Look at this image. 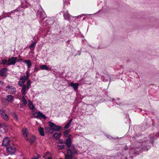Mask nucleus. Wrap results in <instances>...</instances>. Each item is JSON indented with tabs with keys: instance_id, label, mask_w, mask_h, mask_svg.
<instances>
[{
	"instance_id": "09e8293b",
	"label": "nucleus",
	"mask_w": 159,
	"mask_h": 159,
	"mask_svg": "<svg viewBox=\"0 0 159 159\" xmlns=\"http://www.w3.org/2000/svg\"><path fill=\"white\" fill-rule=\"evenodd\" d=\"M153 142H151V144H152V143H153Z\"/></svg>"
},
{
	"instance_id": "de8ad7c7",
	"label": "nucleus",
	"mask_w": 159,
	"mask_h": 159,
	"mask_svg": "<svg viewBox=\"0 0 159 159\" xmlns=\"http://www.w3.org/2000/svg\"><path fill=\"white\" fill-rule=\"evenodd\" d=\"M70 136H71V135H69L68 136V137H69H69H70Z\"/></svg>"
},
{
	"instance_id": "39448f33",
	"label": "nucleus",
	"mask_w": 159,
	"mask_h": 159,
	"mask_svg": "<svg viewBox=\"0 0 159 159\" xmlns=\"http://www.w3.org/2000/svg\"><path fill=\"white\" fill-rule=\"evenodd\" d=\"M5 89L7 92L10 94H15L16 92V88L12 86H7Z\"/></svg>"
},
{
	"instance_id": "0eeeda50",
	"label": "nucleus",
	"mask_w": 159,
	"mask_h": 159,
	"mask_svg": "<svg viewBox=\"0 0 159 159\" xmlns=\"http://www.w3.org/2000/svg\"><path fill=\"white\" fill-rule=\"evenodd\" d=\"M33 115L36 118H37L40 119L41 118H43L45 119H47V117L45 115L40 111H39L37 112H34L33 113Z\"/></svg>"
},
{
	"instance_id": "ea45409f",
	"label": "nucleus",
	"mask_w": 159,
	"mask_h": 159,
	"mask_svg": "<svg viewBox=\"0 0 159 159\" xmlns=\"http://www.w3.org/2000/svg\"><path fill=\"white\" fill-rule=\"evenodd\" d=\"M120 156H115L116 159H119L120 158Z\"/></svg>"
},
{
	"instance_id": "473e14b6",
	"label": "nucleus",
	"mask_w": 159,
	"mask_h": 159,
	"mask_svg": "<svg viewBox=\"0 0 159 159\" xmlns=\"http://www.w3.org/2000/svg\"><path fill=\"white\" fill-rule=\"evenodd\" d=\"M57 146L59 148V149H64L65 148V145H58Z\"/></svg>"
},
{
	"instance_id": "423d86ee",
	"label": "nucleus",
	"mask_w": 159,
	"mask_h": 159,
	"mask_svg": "<svg viewBox=\"0 0 159 159\" xmlns=\"http://www.w3.org/2000/svg\"><path fill=\"white\" fill-rule=\"evenodd\" d=\"M6 150L9 154L13 155L15 154L16 151V148L13 145H9L7 147Z\"/></svg>"
},
{
	"instance_id": "f257e3e1",
	"label": "nucleus",
	"mask_w": 159,
	"mask_h": 159,
	"mask_svg": "<svg viewBox=\"0 0 159 159\" xmlns=\"http://www.w3.org/2000/svg\"><path fill=\"white\" fill-rule=\"evenodd\" d=\"M49 128H46L45 130L46 132L52 134L54 131H59L61 129V127L60 126L55 125L53 122H49L48 123Z\"/></svg>"
},
{
	"instance_id": "20e7f679",
	"label": "nucleus",
	"mask_w": 159,
	"mask_h": 159,
	"mask_svg": "<svg viewBox=\"0 0 159 159\" xmlns=\"http://www.w3.org/2000/svg\"><path fill=\"white\" fill-rule=\"evenodd\" d=\"M138 143V145L139 146H140L139 147V148H141L139 149V150H140L141 149H143L147 151L150 148L149 146L148 145V141L147 140L143 142L139 141Z\"/></svg>"
},
{
	"instance_id": "cd10ccee",
	"label": "nucleus",
	"mask_w": 159,
	"mask_h": 159,
	"mask_svg": "<svg viewBox=\"0 0 159 159\" xmlns=\"http://www.w3.org/2000/svg\"><path fill=\"white\" fill-rule=\"evenodd\" d=\"M31 82H32L30 80H28L27 81V82L26 84V85L29 88L31 85Z\"/></svg>"
},
{
	"instance_id": "4468645a",
	"label": "nucleus",
	"mask_w": 159,
	"mask_h": 159,
	"mask_svg": "<svg viewBox=\"0 0 159 159\" xmlns=\"http://www.w3.org/2000/svg\"><path fill=\"white\" fill-rule=\"evenodd\" d=\"M27 0H21V6L22 7L25 8L27 7L29 3L27 2Z\"/></svg>"
},
{
	"instance_id": "603ef678",
	"label": "nucleus",
	"mask_w": 159,
	"mask_h": 159,
	"mask_svg": "<svg viewBox=\"0 0 159 159\" xmlns=\"http://www.w3.org/2000/svg\"><path fill=\"white\" fill-rule=\"evenodd\" d=\"M137 149H139V148H137Z\"/></svg>"
},
{
	"instance_id": "4be33fe9",
	"label": "nucleus",
	"mask_w": 159,
	"mask_h": 159,
	"mask_svg": "<svg viewBox=\"0 0 159 159\" xmlns=\"http://www.w3.org/2000/svg\"><path fill=\"white\" fill-rule=\"evenodd\" d=\"M40 68L42 70H49V68L45 65H43L40 66Z\"/></svg>"
},
{
	"instance_id": "412c9836",
	"label": "nucleus",
	"mask_w": 159,
	"mask_h": 159,
	"mask_svg": "<svg viewBox=\"0 0 159 159\" xmlns=\"http://www.w3.org/2000/svg\"><path fill=\"white\" fill-rule=\"evenodd\" d=\"M24 62L27 65L28 69L30 67V66L31 65V61L30 60H25L24 61Z\"/></svg>"
},
{
	"instance_id": "dca6fc26",
	"label": "nucleus",
	"mask_w": 159,
	"mask_h": 159,
	"mask_svg": "<svg viewBox=\"0 0 159 159\" xmlns=\"http://www.w3.org/2000/svg\"><path fill=\"white\" fill-rule=\"evenodd\" d=\"M79 84L78 83L71 82L70 83V86L72 87L75 90L78 89Z\"/></svg>"
},
{
	"instance_id": "f704fd0d",
	"label": "nucleus",
	"mask_w": 159,
	"mask_h": 159,
	"mask_svg": "<svg viewBox=\"0 0 159 159\" xmlns=\"http://www.w3.org/2000/svg\"><path fill=\"white\" fill-rule=\"evenodd\" d=\"M29 107L30 109L33 110L34 108V106L33 104L29 106Z\"/></svg>"
},
{
	"instance_id": "a878e982",
	"label": "nucleus",
	"mask_w": 159,
	"mask_h": 159,
	"mask_svg": "<svg viewBox=\"0 0 159 159\" xmlns=\"http://www.w3.org/2000/svg\"><path fill=\"white\" fill-rule=\"evenodd\" d=\"M70 131V129H67L64 132V135L65 137H67L68 134Z\"/></svg>"
},
{
	"instance_id": "8fccbe9b",
	"label": "nucleus",
	"mask_w": 159,
	"mask_h": 159,
	"mask_svg": "<svg viewBox=\"0 0 159 159\" xmlns=\"http://www.w3.org/2000/svg\"><path fill=\"white\" fill-rule=\"evenodd\" d=\"M150 136H151V137H152V134L150 135Z\"/></svg>"
},
{
	"instance_id": "f3484780",
	"label": "nucleus",
	"mask_w": 159,
	"mask_h": 159,
	"mask_svg": "<svg viewBox=\"0 0 159 159\" xmlns=\"http://www.w3.org/2000/svg\"><path fill=\"white\" fill-rule=\"evenodd\" d=\"M14 97L11 95H8L7 96V98L6 100H7L8 102H12L13 101Z\"/></svg>"
},
{
	"instance_id": "79ce46f5",
	"label": "nucleus",
	"mask_w": 159,
	"mask_h": 159,
	"mask_svg": "<svg viewBox=\"0 0 159 159\" xmlns=\"http://www.w3.org/2000/svg\"><path fill=\"white\" fill-rule=\"evenodd\" d=\"M32 159H39V158L37 157H34L32 158Z\"/></svg>"
},
{
	"instance_id": "393cba45",
	"label": "nucleus",
	"mask_w": 159,
	"mask_h": 159,
	"mask_svg": "<svg viewBox=\"0 0 159 159\" xmlns=\"http://www.w3.org/2000/svg\"><path fill=\"white\" fill-rule=\"evenodd\" d=\"M36 43L37 42L36 41H34V42L31 43L30 47V48L31 49H32L35 47Z\"/></svg>"
},
{
	"instance_id": "3c124183",
	"label": "nucleus",
	"mask_w": 159,
	"mask_h": 159,
	"mask_svg": "<svg viewBox=\"0 0 159 159\" xmlns=\"http://www.w3.org/2000/svg\"><path fill=\"white\" fill-rule=\"evenodd\" d=\"M63 143V142H61V143Z\"/></svg>"
},
{
	"instance_id": "9d476101",
	"label": "nucleus",
	"mask_w": 159,
	"mask_h": 159,
	"mask_svg": "<svg viewBox=\"0 0 159 159\" xmlns=\"http://www.w3.org/2000/svg\"><path fill=\"white\" fill-rule=\"evenodd\" d=\"M22 89L21 92L23 96H25L26 94V91H28L29 88L26 85V84L23 85L22 86Z\"/></svg>"
},
{
	"instance_id": "bb28decb",
	"label": "nucleus",
	"mask_w": 159,
	"mask_h": 159,
	"mask_svg": "<svg viewBox=\"0 0 159 159\" xmlns=\"http://www.w3.org/2000/svg\"><path fill=\"white\" fill-rule=\"evenodd\" d=\"M42 11H40V10H38V15H39L41 16H43V14H44V11H43V10L41 8Z\"/></svg>"
},
{
	"instance_id": "a19ab883",
	"label": "nucleus",
	"mask_w": 159,
	"mask_h": 159,
	"mask_svg": "<svg viewBox=\"0 0 159 159\" xmlns=\"http://www.w3.org/2000/svg\"><path fill=\"white\" fill-rule=\"evenodd\" d=\"M127 146H125L124 147V149L125 150H126L127 149Z\"/></svg>"
},
{
	"instance_id": "c03bdc74",
	"label": "nucleus",
	"mask_w": 159,
	"mask_h": 159,
	"mask_svg": "<svg viewBox=\"0 0 159 159\" xmlns=\"http://www.w3.org/2000/svg\"><path fill=\"white\" fill-rule=\"evenodd\" d=\"M3 84V83L2 81H0V85H2Z\"/></svg>"
},
{
	"instance_id": "e433bc0d",
	"label": "nucleus",
	"mask_w": 159,
	"mask_h": 159,
	"mask_svg": "<svg viewBox=\"0 0 159 159\" xmlns=\"http://www.w3.org/2000/svg\"><path fill=\"white\" fill-rule=\"evenodd\" d=\"M159 136V132L157 133V134L156 135H155V136L153 137V139H155L157 137V136Z\"/></svg>"
},
{
	"instance_id": "72a5a7b5",
	"label": "nucleus",
	"mask_w": 159,
	"mask_h": 159,
	"mask_svg": "<svg viewBox=\"0 0 159 159\" xmlns=\"http://www.w3.org/2000/svg\"><path fill=\"white\" fill-rule=\"evenodd\" d=\"M5 112L4 111L3 109H0V114L2 116V115H4V114H5Z\"/></svg>"
},
{
	"instance_id": "58836bf2",
	"label": "nucleus",
	"mask_w": 159,
	"mask_h": 159,
	"mask_svg": "<svg viewBox=\"0 0 159 159\" xmlns=\"http://www.w3.org/2000/svg\"><path fill=\"white\" fill-rule=\"evenodd\" d=\"M65 158L66 159H69V156L68 155H65Z\"/></svg>"
},
{
	"instance_id": "6e6552de",
	"label": "nucleus",
	"mask_w": 159,
	"mask_h": 159,
	"mask_svg": "<svg viewBox=\"0 0 159 159\" xmlns=\"http://www.w3.org/2000/svg\"><path fill=\"white\" fill-rule=\"evenodd\" d=\"M7 127L5 123H0V131L2 133H5L7 130Z\"/></svg>"
},
{
	"instance_id": "c85d7f7f",
	"label": "nucleus",
	"mask_w": 159,
	"mask_h": 159,
	"mask_svg": "<svg viewBox=\"0 0 159 159\" xmlns=\"http://www.w3.org/2000/svg\"><path fill=\"white\" fill-rule=\"evenodd\" d=\"M2 117L3 118V119L7 121L8 120V117L7 116V115L6 113L4 114V115H2Z\"/></svg>"
},
{
	"instance_id": "4c0bfd02",
	"label": "nucleus",
	"mask_w": 159,
	"mask_h": 159,
	"mask_svg": "<svg viewBox=\"0 0 159 159\" xmlns=\"http://www.w3.org/2000/svg\"><path fill=\"white\" fill-rule=\"evenodd\" d=\"M32 104H33L32 102L30 100H29L28 101V106Z\"/></svg>"
},
{
	"instance_id": "5701e85b",
	"label": "nucleus",
	"mask_w": 159,
	"mask_h": 159,
	"mask_svg": "<svg viewBox=\"0 0 159 159\" xmlns=\"http://www.w3.org/2000/svg\"><path fill=\"white\" fill-rule=\"evenodd\" d=\"M21 101L23 102V104L24 106H25L26 105L27 103V101L24 96H23L22 98Z\"/></svg>"
},
{
	"instance_id": "9b49d317",
	"label": "nucleus",
	"mask_w": 159,
	"mask_h": 159,
	"mask_svg": "<svg viewBox=\"0 0 159 159\" xmlns=\"http://www.w3.org/2000/svg\"><path fill=\"white\" fill-rule=\"evenodd\" d=\"M22 133L24 137H25V139L27 141H29L28 139H27V135L28 134L27 129L23 128L22 129Z\"/></svg>"
},
{
	"instance_id": "37998d69",
	"label": "nucleus",
	"mask_w": 159,
	"mask_h": 159,
	"mask_svg": "<svg viewBox=\"0 0 159 159\" xmlns=\"http://www.w3.org/2000/svg\"><path fill=\"white\" fill-rule=\"evenodd\" d=\"M72 120H73V119L72 118L71 119H70V120L68 122L70 123L71 124V122H72Z\"/></svg>"
},
{
	"instance_id": "2f4dec72",
	"label": "nucleus",
	"mask_w": 159,
	"mask_h": 159,
	"mask_svg": "<svg viewBox=\"0 0 159 159\" xmlns=\"http://www.w3.org/2000/svg\"><path fill=\"white\" fill-rule=\"evenodd\" d=\"M70 123L68 122L65 125V126L64 127V128L65 129H68V128H69L70 127Z\"/></svg>"
},
{
	"instance_id": "7c9ffc66",
	"label": "nucleus",
	"mask_w": 159,
	"mask_h": 159,
	"mask_svg": "<svg viewBox=\"0 0 159 159\" xmlns=\"http://www.w3.org/2000/svg\"><path fill=\"white\" fill-rule=\"evenodd\" d=\"M13 118L16 121H18V118L17 115L16 114H13Z\"/></svg>"
},
{
	"instance_id": "ddd939ff",
	"label": "nucleus",
	"mask_w": 159,
	"mask_h": 159,
	"mask_svg": "<svg viewBox=\"0 0 159 159\" xmlns=\"http://www.w3.org/2000/svg\"><path fill=\"white\" fill-rule=\"evenodd\" d=\"M7 71V69L6 68H2L0 70V75L2 77H5L6 75V73Z\"/></svg>"
},
{
	"instance_id": "2eb2a0df",
	"label": "nucleus",
	"mask_w": 159,
	"mask_h": 159,
	"mask_svg": "<svg viewBox=\"0 0 159 159\" xmlns=\"http://www.w3.org/2000/svg\"><path fill=\"white\" fill-rule=\"evenodd\" d=\"M72 142L71 138H68L66 140V144L68 148H70L71 146Z\"/></svg>"
},
{
	"instance_id": "c9c22d12",
	"label": "nucleus",
	"mask_w": 159,
	"mask_h": 159,
	"mask_svg": "<svg viewBox=\"0 0 159 159\" xmlns=\"http://www.w3.org/2000/svg\"><path fill=\"white\" fill-rule=\"evenodd\" d=\"M34 141H35V139H34V138L33 139H30L29 140L31 144H32L33 143H34Z\"/></svg>"
},
{
	"instance_id": "6ab92c4d",
	"label": "nucleus",
	"mask_w": 159,
	"mask_h": 159,
	"mask_svg": "<svg viewBox=\"0 0 159 159\" xmlns=\"http://www.w3.org/2000/svg\"><path fill=\"white\" fill-rule=\"evenodd\" d=\"M38 130L39 133L40 135L44 136V133L43 129L41 127H39L38 128Z\"/></svg>"
},
{
	"instance_id": "7ed1b4c3",
	"label": "nucleus",
	"mask_w": 159,
	"mask_h": 159,
	"mask_svg": "<svg viewBox=\"0 0 159 159\" xmlns=\"http://www.w3.org/2000/svg\"><path fill=\"white\" fill-rule=\"evenodd\" d=\"M26 75L21 76L19 79L18 84L20 87H22L23 85L25 84V81L28 80L29 78L30 75L29 74V72L26 71Z\"/></svg>"
},
{
	"instance_id": "a211bd4d",
	"label": "nucleus",
	"mask_w": 159,
	"mask_h": 159,
	"mask_svg": "<svg viewBox=\"0 0 159 159\" xmlns=\"http://www.w3.org/2000/svg\"><path fill=\"white\" fill-rule=\"evenodd\" d=\"M63 16L65 19H67L68 20H69L71 16L68 13L67 11L64 14Z\"/></svg>"
},
{
	"instance_id": "f03ea898",
	"label": "nucleus",
	"mask_w": 159,
	"mask_h": 159,
	"mask_svg": "<svg viewBox=\"0 0 159 159\" xmlns=\"http://www.w3.org/2000/svg\"><path fill=\"white\" fill-rule=\"evenodd\" d=\"M17 57H12L11 58H9L8 60H2L1 64L7 66L14 65L17 62Z\"/></svg>"
},
{
	"instance_id": "f8f14e48",
	"label": "nucleus",
	"mask_w": 159,
	"mask_h": 159,
	"mask_svg": "<svg viewBox=\"0 0 159 159\" xmlns=\"http://www.w3.org/2000/svg\"><path fill=\"white\" fill-rule=\"evenodd\" d=\"M10 142V140L8 137H6L3 139L2 143V145L3 146H7L8 145Z\"/></svg>"
},
{
	"instance_id": "b1692460",
	"label": "nucleus",
	"mask_w": 159,
	"mask_h": 159,
	"mask_svg": "<svg viewBox=\"0 0 159 159\" xmlns=\"http://www.w3.org/2000/svg\"><path fill=\"white\" fill-rule=\"evenodd\" d=\"M61 133H56L55 134H53V136L54 138L56 139L58 138L61 135Z\"/></svg>"
},
{
	"instance_id": "49530a36",
	"label": "nucleus",
	"mask_w": 159,
	"mask_h": 159,
	"mask_svg": "<svg viewBox=\"0 0 159 159\" xmlns=\"http://www.w3.org/2000/svg\"><path fill=\"white\" fill-rule=\"evenodd\" d=\"M37 156H38L37 157H38V158H39V157H40V155H38Z\"/></svg>"
},
{
	"instance_id": "aec40b11",
	"label": "nucleus",
	"mask_w": 159,
	"mask_h": 159,
	"mask_svg": "<svg viewBox=\"0 0 159 159\" xmlns=\"http://www.w3.org/2000/svg\"><path fill=\"white\" fill-rule=\"evenodd\" d=\"M129 153L131 154H135L136 153L138 154L139 152L138 150H136L135 149L132 148L129 150Z\"/></svg>"
},
{
	"instance_id": "a18cd8bd",
	"label": "nucleus",
	"mask_w": 159,
	"mask_h": 159,
	"mask_svg": "<svg viewBox=\"0 0 159 159\" xmlns=\"http://www.w3.org/2000/svg\"><path fill=\"white\" fill-rule=\"evenodd\" d=\"M48 159H52V157H49L48 158Z\"/></svg>"
},
{
	"instance_id": "1a4fd4ad",
	"label": "nucleus",
	"mask_w": 159,
	"mask_h": 159,
	"mask_svg": "<svg viewBox=\"0 0 159 159\" xmlns=\"http://www.w3.org/2000/svg\"><path fill=\"white\" fill-rule=\"evenodd\" d=\"M67 153L71 155L72 154H75L77 153L76 150L75 149V147L74 146H72L71 149H67Z\"/></svg>"
},
{
	"instance_id": "c756f323",
	"label": "nucleus",
	"mask_w": 159,
	"mask_h": 159,
	"mask_svg": "<svg viewBox=\"0 0 159 159\" xmlns=\"http://www.w3.org/2000/svg\"><path fill=\"white\" fill-rule=\"evenodd\" d=\"M110 80V77L108 75H106L105 77V79L103 80V81H108V80Z\"/></svg>"
}]
</instances>
